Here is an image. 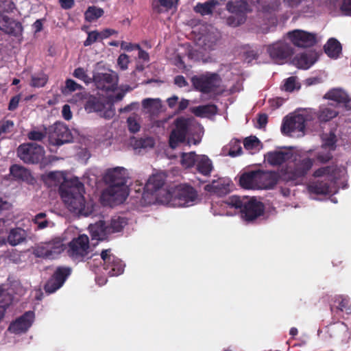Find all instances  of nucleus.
<instances>
[{"instance_id": "f257e3e1", "label": "nucleus", "mask_w": 351, "mask_h": 351, "mask_svg": "<svg viewBox=\"0 0 351 351\" xmlns=\"http://www.w3.org/2000/svg\"><path fill=\"white\" fill-rule=\"evenodd\" d=\"M346 169L342 165H332L321 167L315 170L313 176L315 178L324 177L326 180L311 181L308 183V191L315 195H333L337 193V184H343L346 176Z\"/></svg>"}, {"instance_id": "f03ea898", "label": "nucleus", "mask_w": 351, "mask_h": 351, "mask_svg": "<svg viewBox=\"0 0 351 351\" xmlns=\"http://www.w3.org/2000/svg\"><path fill=\"white\" fill-rule=\"evenodd\" d=\"M128 199H63L66 208L76 215L88 217L104 214L125 204Z\"/></svg>"}, {"instance_id": "7ed1b4c3", "label": "nucleus", "mask_w": 351, "mask_h": 351, "mask_svg": "<svg viewBox=\"0 0 351 351\" xmlns=\"http://www.w3.org/2000/svg\"><path fill=\"white\" fill-rule=\"evenodd\" d=\"M224 208L239 209L241 218L246 223H253L265 213V205L257 199H249L243 204L241 199H227L221 202Z\"/></svg>"}, {"instance_id": "20e7f679", "label": "nucleus", "mask_w": 351, "mask_h": 351, "mask_svg": "<svg viewBox=\"0 0 351 351\" xmlns=\"http://www.w3.org/2000/svg\"><path fill=\"white\" fill-rule=\"evenodd\" d=\"M104 180L109 183L106 193H108L109 197H128L130 189L126 184V169L123 167H114L106 171Z\"/></svg>"}, {"instance_id": "39448f33", "label": "nucleus", "mask_w": 351, "mask_h": 351, "mask_svg": "<svg viewBox=\"0 0 351 351\" xmlns=\"http://www.w3.org/2000/svg\"><path fill=\"white\" fill-rule=\"evenodd\" d=\"M191 83L195 90L212 97L220 95L226 90L221 77L216 73L206 72L195 75L191 78Z\"/></svg>"}, {"instance_id": "423d86ee", "label": "nucleus", "mask_w": 351, "mask_h": 351, "mask_svg": "<svg viewBox=\"0 0 351 351\" xmlns=\"http://www.w3.org/2000/svg\"><path fill=\"white\" fill-rule=\"evenodd\" d=\"M313 120L306 110L302 114L286 117L281 126L283 134L292 137L300 138L304 135L305 123Z\"/></svg>"}, {"instance_id": "0eeeda50", "label": "nucleus", "mask_w": 351, "mask_h": 351, "mask_svg": "<svg viewBox=\"0 0 351 351\" xmlns=\"http://www.w3.org/2000/svg\"><path fill=\"white\" fill-rule=\"evenodd\" d=\"M195 120L191 117H180L174 121L175 128L169 136V145L176 148L180 143H183L188 134L193 130Z\"/></svg>"}, {"instance_id": "6e6552de", "label": "nucleus", "mask_w": 351, "mask_h": 351, "mask_svg": "<svg viewBox=\"0 0 351 351\" xmlns=\"http://www.w3.org/2000/svg\"><path fill=\"white\" fill-rule=\"evenodd\" d=\"M313 160L308 157H294L293 162L289 163L281 170V173L287 180H295L303 178L311 169Z\"/></svg>"}, {"instance_id": "1a4fd4ad", "label": "nucleus", "mask_w": 351, "mask_h": 351, "mask_svg": "<svg viewBox=\"0 0 351 351\" xmlns=\"http://www.w3.org/2000/svg\"><path fill=\"white\" fill-rule=\"evenodd\" d=\"M135 202L130 209L140 210L141 208L151 204L164 205L171 208L189 207L197 204L201 199H130Z\"/></svg>"}, {"instance_id": "9d476101", "label": "nucleus", "mask_w": 351, "mask_h": 351, "mask_svg": "<svg viewBox=\"0 0 351 351\" xmlns=\"http://www.w3.org/2000/svg\"><path fill=\"white\" fill-rule=\"evenodd\" d=\"M90 241L87 235L83 234L73 238L69 243L67 254L75 262H84L89 258Z\"/></svg>"}, {"instance_id": "9b49d317", "label": "nucleus", "mask_w": 351, "mask_h": 351, "mask_svg": "<svg viewBox=\"0 0 351 351\" xmlns=\"http://www.w3.org/2000/svg\"><path fill=\"white\" fill-rule=\"evenodd\" d=\"M47 137L49 143L54 146H61L73 140L71 130L61 122H56L47 128Z\"/></svg>"}, {"instance_id": "f8f14e48", "label": "nucleus", "mask_w": 351, "mask_h": 351, "mask_svg": "<svg viewBox=\"0 0 351 351\" xmlns=\"http://www.w3.org/2000/svg\"><path fill=\"white\" fill-rule=\"evenodd\" d=\"M332 322L337 323L351 315V302L348 295H337L332 298L330 304Z\"/></svg>"}, {"instance_id": "ddd939ff", "label": "nucleus", "mask_w": 351, "mask_h": 351, "mask_svg": "<svg viewBox=\"0 0 351 351\" xmlns=\"http://www.w3.org/2000/svg\"><path fill=\"white\" fill-rule=\"evenodd\" d=\"M17 155L25 163H38L45 155L44 148L35 143H24L17 149Z\"/></svg>"}, {"instance_id": "4468645a", "label": "nucleus", "mask_w": 351, "mask_h": 351, "mask_svg": "<svg viewBox=\"0 0 351 351\" xmlns=\"http://www.w3.org/2000/svg\"><path fill=\"white\" fill-rule=\"evenodd\" d=\"M102 265L106 274L110 276H117L124 271V263L112 253L111 249L103 250L100 254Z\"/></svg>"}, {"instance_id": "2eb2a0df", "label": "nucleus", "mask_w": 351, "mask_h": 351, "mask_svg": "<svg viewBox=\"0 0 351 351\" xmlns=\"http://www.w3.org/2000/svg\"><path fill=\"white\" fill-rule=\"evenodd\" d=\"M71 268L69 267H58L45 285L44 289L45 292L53 293L59 289L71 274Z\"/></svg>"}, {"instance_id": "dca6fc26", "label": "nucleus", "mask_w": 351, "mask_h": 351, "mask_svg": "<svg viewBox=\"0 0 351 351\" xmlns=\"http://www.w3.org/2000/svg\"><path fill=\"white\" fill-rule=\"evenodd\" d=\"M267 51L271 60L276 64H282L292 53V48L284 40H279L269 45Z\"/></svg>"}, {"instance_id": "f3484780", "label": "nucleus", "mask_w": 351, "mask_h": 351, "mask_svg": "<svg viewBox=\"0 0 351 351\" xmlns=\"http://www.w3.org/2000/svg\"><path fill=\"white\" fill-rule=\"evenodd\" d=\"M61 197H84L85 189L84 184L75 178L66 180L59 186Z\"/></svg>"}, {"instance_id": "a211bd4d", "label": "nucleus", "mask_w": 351, "mask_h": 351, "mask_svg": "<svg viewBox=\"0 0 351 351\" xmlns=\"http://www.w3.org/2000/svg\"><path fill=\"white\" fill-rule=\"evenodd\" d=\"M291 43L298 47H309L317 42V35L301 29H295L287 33Z\"/></svg>"}, {"instance_id": "6ab92c4d", "label": "nucleus", "mask_w": 351, "mask_h": 351, "mask_svg": "<svg viewBox=\"0 0 351 351\" xmlns=\"http://www.w3.org/2000/svg\"><path fill=\"white\" fill-rule=\"evenodd\" d=\"M93 81L98 89L108 92L114 90L117 87L118 75L112 71L108 73H97L93 75Z\"/></svg>"}, {"instance_id": "aec40b11", "label": "nucleus", "mask_w": 351, "mask_h": 351, "mask_svg": "<svg viewBox=\"0 0 351 351\" xmlns=\"http://www.w3.org/2000/svg\"><path fill=\"white\" fill-rule=\"evenodd\" d=\"M220 37L219 31L212 25L204 27L201 35L197 38L196 45L204 50L210 49L217 43Z\"/></svg>"}, {"instance_id": "412c9836", "label": "nucleus", "mask_w": 351, "mask_h": 351, "mask_svg": "<svg viewBox=\"0 0 351 351\" xmlns=\"http://www.w3.org/2000/svg\"><path fill=\"white\" fill-rule=\"evenodd\" d=\"M293 158L291 149H280L268 152L264 156L265 160L271 166L278 167Z\"/></svg>"}, {"instance_id": "4be33fe9", "label": "nucleus", "mask_w": 351, "mask_h": 351, "mask_svg": "<svg viewBox=\"0 0 351 351\" xmlns=\"http://www.w3.org/2000/svg\"><path fill=\"white\" fill-rule=\"evenodd\" d=\"M34 317L33 311H27L10 324L8 330L14 334L25 332L32 325Z\"/></svg>"}, {"instance_id": "5701e85b", "label": "nucleus", "mask_w": 351, "mask_h": 351, "mask_svg": "<svg viewBox=\"0 0 351 351\" xmlns=\"http://www.w3.org/2000/svg\"><path fill=\"white\" fill-rule=\"evenodd\" d=\"M0 30L6 34L17 37L22 34L23 26L18 21L0 13Z\"/></svg>"}, {"instance_id": "b1692460", "label": "nucleus", "mask_w": 351, "mask_h": 351, "mask_svg": "<svg viewBox=\"0 0 351 351\" xmlns=\"http://www.w3.org/2000/svg\"><path fill=\"white\" fill-rule=\"evenodd\" d=\"M322 148L328 149L326 153L319 152L317 156V158L321 162H326L332 158L330 151L335 149V143L337 141L335 134L330 132L328 134H324L322 136Z\"/></svg>"}, {"instance_id": "393cba45", "label": "nucleus", "mask_w": 351, "mask_h": 351, "mask_svg": "<svg viewBox=\"0 0 351 351\" xmlns=\"http://www.w3.org/2000/svg\"><path fill=\"white\" fill-rule=\"evenodd\" d=\"M335 108L333 104L330 103L327 106H321L319 111L314 110H308L310 117H313V120L317 118L321 122H326L335 118L339 113L338 110Z\"/></svg>"}, {"instance_id": "a878e982", "label": "nucleus", "mask_w": 351, "mask_h": 351, "mask_svg": "<svg viewBox=\"0 0 351 351\" xmlns=\"http://www.w3.org/2000/svg\"><path fill=\"white\" fill-rule=\"evenodd\" d=\"M258 189H271L278 181L277 174L274 171H256Z\"/></svg>"}, {"instance_id": "bb28decb", "label": "nucleus", "mask_w": 351, "mask_h": 351, "mask_svg": "<svg viewBox=\"0 0 351 351\" xmlns=\"http://www.w3.org/2000/svg\"><path fill=\"white\" fill-rule=\"evenodd\" d=\"M88 230L93 239L104 241L110 235L108 226L104 220H99L93 224H90Z\"/></svg>"}, {"instance_id": "cd10ccee", "label": "nucleus", "mask_w": 351, "mask_h": 351, "mask_svg": "<svg viewBox=\"0 0 351 351\" xmlns=\"http://www.w3.org/2000/svg\"><path fill=\"white\" fill-rule=\"evenodd\" d=\"M232 184L230 180L219 179L213 180L210 184H206L204 189L206 191L213 192L217 195H226L230 191Z\"/></svg>"}, {"instance_id": "c85d7f7f", "label": "nucleus", "mask_w": 351, "mask_h": 351, "mask_svg": "<svg viewBox=\"0 0 351 351\" xmlns=\"http://www.w3.org/2000/svg\"><path fill=\"white\" fill-rule=\"evenodd\" d=\"M249 4L250 3L246 0L230 1L227 3L226 9L232 14L244 16L246 19L247 13L251 10Z\"/></svg>"}, {"instance_id": "c756f323", "label": "nucleus", "mask_w": 351, "mask_h": 351, "mask_svg": "<svg viewBox=\"0 0 351 351\" xmlns=\"http://www.w3.org/2000/svg\"><path fill=\"white\" fill-rule=\"evenodd\" d=\"M326 98L337 102V105L343 104L346 108L351 109V99L347 93L341 89H333L326 93Z\"/></svg>"}, {"instance_id": "7c9ffc66", "label": "nucleus", "mask_w": 351, "mask_h": 351, "mask_svg": "<svg viewBox=\"0 0 351 351\" xmlns=\"http://www.w3.org/2000/svg\"><path fill=\"white\" fill-rule=\"evenodd\" d=\"M164 184V180L160 175H153L149 177L145 186L143 188L144 193L142 197H146L148 195H154V193L161 188Z\"/></svg>"}, {"instance_id": "2f4dec72", "label": "nucleus", "mask_w": 351, "mask_h": 351, "mask_svg": "<svg viewBox=\"0 0 351 351\" xmlns=\"http://www.w3.org/2000/svg\"><path fill=\"white\" fill-rule=\"evenodd\" d=\"M195 167L197 172L205 176H209L214 169L212 160L206 155L197 156Z\"/></svg>"}, {"instance_id": "473e14b6", "label": "nucleus", "mask_w": 351, "mask_h": 351, "mask_svg": "<svg viewBox=\"0 0 351 351\" xmlns=\"http://www.w3.org/2000/svg\"><path fill=\"white\" fill-rule=\"evenodd\" d=\"M128 224V219L127 217L120 215L112 216L107 224L110 235L122 232Z\"/></svg>"}, {"instance_id": "72a5a7b5", "label": "nucleus", "mask_w": 351, "mask_h": 351, "mask_svg": "<svg viewBox=\"0 0 351 351\" xmlns=\"http://www.w3.org/2000/svg\"><path fill=\"white\" fill-rule=\"evenodd\" d=\"M143 111L151 117H155L161 111L162 104L160 99L147 98L142 101Z\"/></svg>"}, {"instance_id": "f704fd0d", "label": "nucleus", "mask_w": 351, "mask_h": 351, "mask_svg": "<svg viewBox=\"0 0 351 351\" xmlns=\"http://www.w3.org/2000/svg\"><path fill=\"white\" fill-rule=\"evenodd\" d=\"M315 62L313 53H302L295 56L293 60V64L297 67L307 69Z\"/></svg>"}, {"instance_id": "c9c22d12", "label": "nucleus", "mask_w": 351, "mask_h": 351, "mask_svg": "<svg viewBox=\"0 0 351 351\" xmlns=\"http://www.w3.org/2000/svg\"><path fill=\"white\" fill-rule=\"evenodd\" d=\"M10 174L15 180L30 182L32 180L29 171L18 165H13L10 167Z\"/></svg>"}, {"instance_id": "e433bc0d", "label": "nucleus", "mask_w": 351, "mask_h": 351, "mask_svg": "<svg viewBox=\"0 0 351 351\" xmlns=\"http://www.w3.org/2000/svg\"><path fill=\"white\" fill-rule=\"evenodd\" d=\"M256 176V171L242 174L239 178L241 186L246 189H258Z\"/></svg>"}, {"instance_id": "4c0bfd02", "label": "nucleus", "mask_w": 351, "mask_h": 351, "mask_svg": "<svg viewBox=\"0 0 351 351\" xmlns=\"http://www.w3.org/2000/svg\"><path fill=\"white\" fill-rule=\"evenodd\" d=\"M27 237V232L21 228H16L10 230L8 237V242L12 246L17 245L24 241Z\"/></svg>"}, {"instance_id": "58836bf2", "label": "nucleus", "mask_w": 351, "mask_h": 351, "mask_svg": "<svg viewBox=\"0 0 351 351\" xmlns=\"http://www.w3.org/2000/svg\"><path fill=\"white\" fill-rule=\"evenodd\" d=\"M176 3V0H153L152 6L154 12L165 13L170 10Z\"/></svg>"}, {"instance_id": "ea45409f", "label": "nucleus", "mask_w": 351, "mask_h": 351, "mask_svg": "<svg viewBox=\"0 0 351 351\" xmlns=\"http://www.w3.org/2000/svg\"><path fill=\"white\" fill-rule=\"evenodd\" d=\"M217 112V107L214 104H207L195 107L192 112L197 117H208L214 115Z\"/></svg>"}, {"instance_id": "a19ab883", "label": "nucleus", "mask_w": 351, "mask_h": 351, "mask_svg": "<svg viewBox=\"0 0 351 351\" xmlns=\"http://www.w3.org/2000/svg\"><path fill=\"white\" fill-rule=\"evenodd\" d=\"M326 53L331 58H337L341 52V45L335 38H330L324 46Z\"/></svg>"}, {"instance_id": "79ce46f5", "label": "nucleus", "mask_w": 351, "mask_h": 351, "mask_svg": "<svg viewBox=\"0 0 351 351\" xmlns=\"http://www.w3.org/2000/svg\"><path fill=\"white\" fill-rule=\"evenodd\" d=\"M244 148L250 154H254L261 149V143L256 136H249L245 138L243 142Z\"/></svg>"}, {"instance_id": "37998d69", "label": "nucleus", "mask_w": 351, "mask_h": 351, "mask_svg": "<svg viewBox=\"0 0 351 351\" xmlns=\"http://www.w3.org/2000/svg\"><path fill=\"white\" fill-rule=\"evenodd\" d=\"M176 197H195L196 191L187 184H180L176 186L175 189Z\"/></svg>"}, {"instance_id": "c03bdc74", "label": "nucleus", "mask_w": 351, "mask_h": 351, "mask_svg": "<svg viewBox=\"0 0 351 351\" xmlns=\"http://www.w3.org/2000/svg\"><path fill=\"white\" fill-rule=\"evenodd\" d=\"M217 2L213 0L208 1L204 3H197L194 8V10L197 13L202 15L210 14L215 8Z\"/></svg>"}, {"instance_id": "a18cd8bd", "label": "nucleus", "mask_w": 351, "mask_h": 351, "mask_svg": "<svg viewBox=\"0 0 351 351\" xmlns=\"http://www.w3.org/2000/svg\"><path fill=\"white\" fill-rule=\"evenodd\" d=\"M104 13L102 8L96 6H89L84 13L85 19L92 22L100 18Z\"/></svg>"}, {"instance_id": "49530a36", "label": "nucleus", "mask_w": 351, "mask_h": 351, "mask_svg": "<svg viewBox=\"0 0 351 351\" xmlns=\"http://www.w3.org/2000/svg\"><path fill=\"white\" fill-rule=\"evenodd\" d=\"M51 259H54L63 251V244L60 241L47 243Z\"/></svg>"}, {"instance_id": "de8ad7c7", "label": "nucleus", "mask_w": 351, "mask_h": 351, "mask_svg": "<svg viewBox=\"0 0 351 351\" xmlns=\"http://www.w3.org/2000/svg\"><path fill=\"white\" fill-rule=\"evenodd\" d=\"M300 88V84L298 82V78L294 76H291L286 79L282 87V90L288 92H292L295 90H298Z\"/></svg>"}, {"instance_id": "09e8293b", "label": "nucleus", "mask_w": 351, "mask_h": 351, "mask_svg": "<svg viewBox=\"0 0 351 351\" xmlns=\"http://www.w3.org/2000/svg\"><path fill=\"white\" fill-rule=\"evenodd\" d=\"M195 152L183 153L182 154L181 163L185 168H190L196 165L197 156Z\"/></svg>"}, {"instance_id": "8fccbe9b", "label": "nucleus", "mask_w": 351, "mask_h": 351, "mask_svg": "<svg viewBox=\"0 0 351 351\" xmlns=\"http://www.w3.org/2000/svg\"><path fill=\"white\" fill-rule=\"evenodd\" d=\"M47 182L51 184L58 185L61 184L63 182L66 181L64 175L61 171L50 172L47 176Z\"/></svg>"}, {"instance_id": "3c124183", "label": "nucleus", "mask_w": 351, "mask_h": 351, "mask_svg": "<svg viewBox=\"0 0 351 351\" xmlns=\"http://www.w3.org/2000/svg\"><path fill=\"white\" fill-rule=\"evenodd\" d=\"M48 80L47 75L43 73L34 74L32 76L31 86L34 87H43Z\"/></svg>"}, {"instance_id": "603ef678", "label": "nucleus", "mask_w": 351, "mask_h": 351, "mask_svg": "<svg viewBox=\"0 0 351 351\" xmlns=\"http://www.w3.org/2000/svg\"><path fill=\"white\" fill-rule=\"evenodd\" d=\"M127 123L130 132L136 133L140 130L141 125L137 115L133 114L130 116L127 119Z\"/></svg>"}, {"instance_id": "864d4df0", "label": "nucleus", "mask_w": 351, "mask_h": 351, "mask_svg": "<svg viewBox=\"0 0 351 351\" xmlns=\"http://www.w3.org/2000/svg\"><path fill=\"white\" fill-rule=\"evenodd\" d=\"M73 75L84 82L85 84H88L92 82L93 78L92 79L87 74V71L82 67H78L75 69L73 73Z\"/></svg>"}, {"instance_id": "5fc2aeb1", "label": "nucleus", "mask_w": 351, "mask_h": 351, "mask_svg": "<svg viewBox=\"0 0 351 351\" xmlns=\"http://www.w3.org/2000/svg\"><path fill=\"white\" fill-rule=\"evenodd\" d=\"M82 89V86L75 82L73 80L67 79L65 82V86L62 88L63 94L66 95L71 93L77 90Z\"/></svg>"}, {"instance_id": "6e6d98bb", "label": "nucleus", "mask_w": 351, "mask_h": 351, "mask_svg": "<svg viewBox=\"0 0 351 351\" xmlns=\"http://www.w3.org/2000/svg\"><path fill=\"white\" fill-rule=\"evenodd\" d=\"M46 136H47V128H45L42 130L34 129L27 134L29 140L38 141H42Z\"/></svg>"}, {"instance_id": "4d7b16f0", "label": "nucleus", "mask_w": 351, "mask_h": 351, "mask_svg": "<svg viewBox=\"0 0 351 351\" xmlns=\"http://www.w3.org/2000/svg\"><path fill=\"white\" fill-rule=\"evenodd\" d=\"M242 153V147L241 141L237 139H233L230 143L229 155L235 157L241 155Z\"/></svg>"}, {"instance_id": "13d9d810", "label": "nucleus", "mask_w": 351, "mask_h": 351, "mask_svg": "<svg viewBox=\"0 0 351 351\" xmlns=\"http://www.w3.org/2000/svg\"><path fill=\"white\" fill-rule=\"evenodd\" d=\"M245 18L244 16H239L238 15L232 14L226 19V23L229 26L238 27L245 22Z\"/></svg>"}, {"instance_id": "bf43d9fd", "label": "nucleus", "mask_w": 351, "mask_h": 351, "mask_svg": "<svg viewBox=\"0 0 351 351\" xmlns=\"http://www.w3.org/2000/svg\"><path fill=\"white\" fill-rule=\"evenodd\" d=\"M34 254L36 257L51 259L47 243L36 247L34 250Z\"/></svg>"}, {"instance_id": "052dcab7", "label": "nucleus", "mask_w": 351, "mask_h": 351, "mask_svg": "<svg viewBox=\"0 0 351 351\" xmlns=\"http://www.w3.org/2000/svg\"><path fill=\"white\" fill-rule=\"evenodd\" d=\"M46 217V214L45 213H40L35 216L34 219V222L37 224L38 229H43L48 226V221L45 218Z\"/></svg>"}, {"instance_id": "680f3d73", "label": "nucleus", "mask_w": 351, "mask_h": 351, "mask_svg": "<svg viewBox=\"0 0 351 351\" xmlns=\"http://www.w3.org/2000/svg\"><path fill=\"white\" fill-rule=\"evenodd\" d=\"M15 6L12 0H4L0 3V13L6 14L12 12Z\"/></svg>"}, {"instance_id": "e2e57ef3", "label": "nucleus", "mask_w": 351, "mask_h": 351, "mask_svg": "<svg viewBox=\"0 0 351 351\" xmlns=\"http://www.w3.org/2000/svg\"><path fill=\"white\" fill-rule=\"evenodd\" d=\"M14 126V123L11 120H2L0 121V136L3 134L8 133Z\"/></svg>"}, {"instance_id": "0e129e2a", "label": "nucleus", "mask_w": 351, "mask_h": 351, "mask_svg": "<svg viewBox=\"0 0 351 351\" xmlns=\"http://www.w3.org/2000/svg\"><path fill=\"white\" fill-rule=\"evenodd\" d=\"M100 39L99 33L97 31H93L88 33V37L84 43V46L91 45L93 43Z\"/></svg>"}, {"instance_id": "69168bd1", "label": "nucleus", "mask_w": 351, "mask_h": 351, "mask_svg": "<svg viewBox=\"0 0 351 351\" xmlns=\"http://www.w3.org/2000/svg\"><path fill=\"white\" fill-rule=\"evenodd\" d=\"M129 62V57L125 53L121 54L117 59V64L122 70L128 69Z\"/></svg>"}, {"instance_id": "338daca9", "label": "nucleus", "mask_w": 351, "mask_h": 351, "mask_svg": "<svg viewBox=\"0 0 351 351\" xmlns=\"http://www.w3.org/2000/svg\"><path fill=\"white\" fill-rule=\"evenodd\" d=\"M62 117L65 120H70L72 118V112L71 111L70 106L65 104L62 107Z\"/></svg>"}, {"instance_id": "774afa93", "label": "nucleus", "mask_w": 351, "mask_h": 351, "mask_svg": "<svg viewBox=\"0 0 351 351\" xmlns=\"http://www.w3.org/2000/svg\"><path fill=\"white\" fill-rule=\"evenodd\" d=\"M121 48L125 51H132L134 49H140V45H137V44L133 45L132 43H128L122 41L121 43Z\"/></svg>"}]
</instances>
